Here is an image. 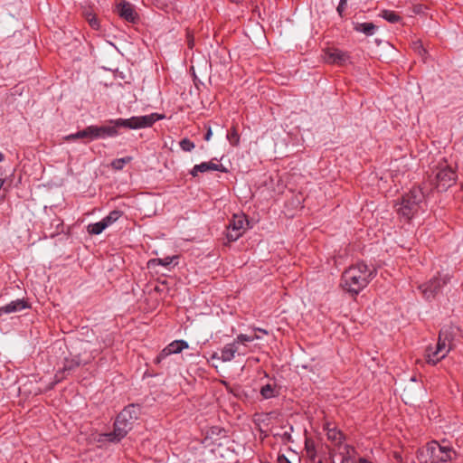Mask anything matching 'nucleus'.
Masks as SVG:
<instances>
[{"instance_id": "a878e982", "label": "nucleus", "mask_w": 463, "mask_h": 463, "mask_svg": "<svg viewBox=\"0 0 463 463\" xmlns=\"http://www.w3.org/2000/svg\"><path fill=\"white\" fill-rule=\"evenodd\" d=\"M254 340H255V337H251V335L240 334L237 335V337L233 341L240 347V345H245L246 343L252 342Z\"/></svg>"}, {"instance_id": "c85d7f7f", "label": "nucleus", "mask_w": 463, "mask_h": 463, "mask_svg": "<svg viewBox=\"0 0 463 463\" xmlns=\"http://www.w3.org/2000/svg\"><path fill=\"white\" fill-rule=\"evenodd\" d=\"M88 21H89L90 25L93 29H98L99 28V23H98V20H97V18L95 16L88 17Z\"/></svg>"}, {"instance_id": "7ed1b4c3", "label": "nucleus", "mask_w": 463, "mask_h": 463, "mask_svg": "<svg viewBox=\"0 0 463 463\" xmlns=\"http://www.w3.org/2000/svg\"><path fill=\"white\" fill-rule=\"evenodd\" d=\"M424 200L425 193L421 186H413L396 205L397 213L405 220H411L421 209Z\"/></svg>"}, {"instance_id": "5701e85b", "label": "nucleus", "mask_w": 463, "mask_h": 463, "mask_svg": "<svg viewBox=\"0 0 463 463\" xmlns=\"http://www.w3.org/2000/svg\"><path fill=\"white\" fill-rule=\"evenodd\" d=\"M131 161H132L131 156L118 158V159H115L112 161L111 166L115 170H121L127 164L130 163Z\"/></svg>"}, {"instance_id": "72a5a7b5", "label": "nucleus", "mask_w": 463, "mask_h": 463, "mask_svg": "<svg viewBox=\"0 0 463 463\" xmlns=\"http://www.w3.org/2000/svg\"><path fill=\"white\" fill-rule=\"evenodd\" d=\"M4 184V174L2 172V170L0 169V189L2 188Z\"/></svg>"}, {"instance_id": "c756f323", "label": "nucleus", "mask_w": 463, "mask_h": 463, "mask_svg": "<svg viewBox=\"0 0 463 463\" xmlns=\"http://www.w3.org/2000/svg\"><path fill=\"white\" fill-rule=\"evenodd\" d=\"M205 128L207 129V132L204 136V140L209 141L213 135L212 128L209 125H205Z\"/></svg>"}, {"instance_id": "bb28decb", "label": "nucleus", "mask_w": 463, "mask_h": 463, "mask_svg": "<svg viewBox=\"0 0 463 463\" xmlns=\"http://www.w3.org/2000/svg\"><path fill=\"white\" fill-rule=\"evenodd\" d=\"M179 145L182 150L185 152H191L195 147L194 143L188 138L182 139Z\"/></svg>"}, {"instance_id": "473e14b6", "label": "nucleus", "mask_w": 463, "mask_h": 463, "mask_svg": "<svg viewBox=\"0 0 463 463\" xmlns=\"http://www.w3.org/2000/svg\"><path fill=\"white\" fill-rule=\"evenodd\" d=\"M413 12H414L415 14H420V13H421V12H422V5H414V7H413Z\"/></svg>"}, {"instance_id": "a19ab883", "label": "nucleus", "mask_w": 463, "mask_h": 463, "mask_svg": "<svg viewBox=\"0 0 463 463\" xmlns=\"http://www.w3.org/2000/svg\"><path fill=\"white\" fill-rule=\"evenodd\" d=\"M251 337H255V340L260 338V336L257 335H251Z\"/></svg>"}, {"instance_id": "ddd939ff", "label": "nucleus", "mask_w": 463, "mask_h": 463, "mask_svg": "<svg viewBox=\"0 0 463 463\" xmlns=\"http://www.w3.org/2000/svg\"><path fill=\"white\" fill-rule=\"evenodd\" d=\"M118 13L128 22L134 23L137 19V14L133 5L128 2H122L118 5Z\"/></svg>"}, {"instance_id": "ea45409f", "label": "nucleus", "mask_w": 463, "mask_h": 463, "mask_svg": "<svg viewBox=\"0 0 463 463\" xmlns=\"http://www.w3.org/2000/svg\"><path fill=\"white\" fill-rule=\"evenodd\" d=\"M188 44H189V47H190V48H193V41H189V43H188Z\"/></svg>"}, {"instance_id": "c9c22d12", "label": "nucleus", "mask_w": 463, "mask_h": 463, "mask_svg": "<svg viewBox=\"0 0 463 463\" xmlns=\"http://www.w3.org/2000/svg\"><path fill=\"white\" fill-rule=\"evenodd\" d=\"M255 330H257V331H259V332H260V333H263V334H265V335H267V334H268V331H267V330H265V329L256 328Z\"/></svg>"}, {"instance_id": "f3484780", "label": "nucleus", "mask_w": 463, "mask_h": 463, "mask_svg": "<svg viewBox=\"0 0 463 463\" xmlns=\"http://www.w3.org/2000/svg\"><path fill=\"white\" fill-rule=\"evenodd\" d=\"M439 355H440V353H438L437 348L434 349L433 347L429 346L426 349L425 357H426L427 363L430 364L435 365L436 364H438L440 360H442L444 358V357H439Z\"/></svg>"}, {"instance_id": "1a4fd4ad", "label": "nucleus", "mask_w": 463, "mask_h": 463, "mask_svg": "<svg viewBox=\"0 0 463 463\" xmlns=\"http://www.w3.org/2000/svg\"><path fill=\"white\" fill-rule=\"evenodd\" d=\"M188 348L187 342L184 340H175L166 345L156 357L155 363L160 364L165 358L173 354H179L184 349Z\"/></svg>"}, {"instance_id": "aec40b11", "label": "nucleus", "mask_w": 463, "mask_h": 463, "mask_svg": "<svg viewBox=\"0 0 463 463\" xmlns=\"http://www.w3.org/2000/svg\"><path fill=\"white\" fill-rule=\"evenodd\" d=\"M176 259L175 256H173V257H170V256H167L165 258H162V259H152L150 260H148L147 262V267L148 268H151V267H155L156 265H162V266H168L170 265L173 260Z\"/></svg>"}, {"instance_id": "cd10ccee", "label": "nucleus", "mask_w": 463, "mask_h": 463, "mask_svg": "<svg viewBox=\"0 0 463 463\" xmlns=\"http://www.w3.org/2000/svg\"><path fill=\"white\" fill-rule=\"evenodd\" d=\"M347 0H340L339 5L337 6V12L342 16L343 13L345 9Z\"/></svg>"}, {"instance_id": "b1692460", "label": "nucleus", "mask_w": 463, "mask_h": 463, "mask_svg": "<svg viewBox=\"0 0 463 463\" xmlns=\"http://www.w3.org/2000/svg\"><path fill=\"white\" fill-rule=\"evenodd\" d=\"M438 350V353H440L439 357H446L448 354L449 353V347L448 346L446 341L444 339H441V337H439L438 343L436 347Z\"/></svg>"}, {"instance_id": "4468645a", "label": "nucleus", "mask_w": 463, "mask_h": 463, "mask_svg": "<svg viewBox=\"0 0 463 463\" xmlns=\"http://www.w3.org/2000/svg\"><path fill=\"white\" fill-rule=\"evenodd\" d=\"M280 388L274 380L261 386L260 393L265 400L271 399L279 395Z\"/></svg>"}, {"instance_id": "20e7f679", "label": "nucleus", "mask_w": 463, "mask_h": 463, "mask_svg": "<svg viewBox=\"0 0 463 463\" xmlns=\"http://www.w3.org/2000/svg\"><path fill=\"white\" fill-rule=\"evenodd\" d=\"M140 413L138 406L134 404L128 405L118 415L114 423V431L107 434L109 440H120L131 430L134 420H136Z\"/></svg>"}, {"instance_id": "6ab92c4d", "label": "nucleus", "mask_w": 463, "mask_h": 463, "mask_svg": "<svg viewBox=\"0 0 463 463\" xmlns=\"http://www.w3.org/2000/svg\"><path fill=\"white\" fill-rule=\"evenodd\" d=\"M380 16L391 24H396L402 20L401 16L396 12L392 10H383L380 14Z\"/></svg>"}, {"instance_id": "f704fd0d", "label": "nucleus", "mask_w": 463, "mask_h": 463, "mask_svg": "<svg viewBox=\"0 0 463 463\" xmlns=\"http://www.w3.org/2000/svg\"><path fill=\"white\" fill-rule=\"evenodd\" d=\"M3 314H6V313H5V307H0V317H1Z\"/></svg>"}, {"instance_id": "9d476101", "label": "nucleus", "mask_w": 463, "mask_h": 463, "mask_svg": "<svg viewBox=\"0 0 463 463\" xmlns=\"http://www.w3.org/2000/svg\"><path fill=\"white\" fill-rule=\"evenodd\" d=\"M324 59L328 63L344 65L349 60V55L337 48H328L325 51Z\"/></svg>"}, {"instance_id": "7c9ffc66", "label": "nucleus", "mask_w": 463, "mask_h": 463, "mask_svg": "<svg viewBox=\"0 0 463 463\" xmlns=\"http://www.w3.org/2000/svg\"><path fill=\"white\" fill-rule=\"evenodd\" d=\"M65 140H72V139H76V138H81L80 137L78 136V132L74 133V134H71L69 136H66L65 137Z\"/></svg>"}, {"instance_id": "423d86ee", "label": "nucleus", "mask_w": 463, "mask_h": 463, "mask_svg": "<svg viewBox=\"0 0 463 463\" xmlns=\"http://www.w3.org/2000/svg\"><path fill=\"white\" fill-rule=\"evenodd\" d=\"M451 276L449 273H438L430 280L420 284L418 288L423 298L432 300L442 290L443 287L450 282Z\"/></svg>"}, {"instance_id": "9b49d317", "label": "nucleus", "mask_w": 463, "mask_h": 463, "mask_svg": "<svg viewBox=\"0 0 463 463\" xmlns=\"http://www.w3.org/2000/svg\"><path fill=\"white\" fill-rule=\"evenodd\" d=\"M208 171L226 172L227 170L222 164L209 161L195 165L191 170L190 174L193 176H197L199 173H205Z\"/></svg>"}, {"instance_id": "dca6fc26", "label": "nucleus", "mask_w": 463, "mask_h": 463, "mask_svg": "<svg viewBox=\"0 0 463 463\" xmlns=\"http://www.w3.org/2000/svg\"><path fill=\"white\" fill-rule=\"evenodd\" d=\"M354 29L356 32H360L367 36H371L374 33L376 26L373 23H357L354 24Z\"/></svg>"}, {"instance_id": "f257e3e1", "label": "nucleus", "mask_w": 463, "mask_h": 463, "mask_svg": "<svg viewBox=\"0 0 463 463\" xmlns=\"http://www.w3.org/2000/svg\"><path fill=\"white\" fill-rule=\"evenodd\" d=\"M374 270L364 262H357L346 269L341 277V288L352 297H356L374 278Z\"/></svg>"}, {"instance_id": "a211bd4d", "label": "nucleus", "mask_w": 463, "mask_h": 463, "mask_svg": "<svg viewBox=\"0 0 463 463\" xmlns=\"http://www.w3.org/2000/svg\"><path fill=\"white\" fill-rule=\"evenodd\" d=\"M96 134H97L96 133V126H94V125L89 126V127L85 128L84 129L78 131L79 137H80L82 138H86L89 141L98 139V137H96Z\"/></svg>"}, {"instance_id": "4c0bfd02", "label": "nucleus", "mask_w": 463, "mask_h": 463, "mask_svg": "<svg viewBox=\"0 0 463 463\" xmlns=\"http://www.w3.org/2000/svg\"><path fill=\"white\" fill-rule=\"evenodd\" d=\"M359 463H372L364 458H360Z\"/></svg>"}, {"instance_id": "2f4dec72", "label": "nucleus", "mask_w": 463, "mask_h": 463, "mask_svg": "<svg viewBox=\"0 0 463 463\" xmlns=\"http://www.w3.org/2000/svg\"><path fill=\"white\" fill-rule=\"evenodd\" d=\"M278 463H291L284 455L279 456Z\"/></svg>"}, {"instance_id": "f8f14e48", "label": "nucleus", "mask_w": 463, "mask_h": 463, "mask_svg": "<svg viewBox=\"0 0 463 463\" xmlns=\"http://www.w3.org/2000/svg\"><path fill=\"white\" fill-rule=\"evenodd\" d=\"M236 354H241L240 347L233 341L232 343L227 344L223 346L221 350L220 356L215 353L213 354V358L221 359L222 362H230L235 357Z\"/></svg>"}, {"instance_id": "f03ea898", "label": "nucleus", "mask_w": 463, "mask_h": 463, "mask_svg": "<svg viewBox=\"0 0 463 463\" xmlns=\"http://www.w3.org/2000/svg\"><path fill=\"white\" fill-rule=\"evenodd\" d=\"M160 118L161 116L156 113H152L150 115L132 117L130 118L111 119L107 125L96 126V137L98 139L117 137L119 128L130 129L148 128Z\"/></svg>"}, {"instance_id": "393cba45", "label": "nucleus", "mask_w": 463, "mask_h": 463, "mask_svg": "<svg viewBox=\"0 0 463 463\" xmlns=\"http://www.w3.org/2000/svg\"><path fill=\"white\" fill-rule=\"evenodd\" d=\"M227 139L229 140L230 144L233 146H236L240 143V135L237 132V129L235 127H232L231 130L227 134Z\"/></svg>"}, {"instance_id": "e433bc0d", "label": "nucleus", "mask_w": 463, "mask_h": 463, "mask_svg": "<svg viewBox=\"0 0 463 463\" xmlns=\"http://www.w3.org/2000/svg\"><path fill=\"white\" fill-rule=\"evenodd\" d=\"M329 439H336V434H330L328 433Z\"/></svg>"}, {"instance_id": "6e6552de", "label": "nucleus", "mask_w": 463, "mask_h": 463, "mask_svg": "<svg viewBox=\"0 0 463 463\" xmlns=\"http://www.w3.org/2000/svg\"><path fill=\"white\" fill-rule=\"evenodd\" d=\"M248 225V220L244 214H234L226 227V239L235 241L243 235Z\"/></svg>"}, {"instance_id": "2eb2a0df", "label": "nucleus", "mask_w": 463, "mask_h": 463, "mask_svg": "<svg viewBox=\"0 0 463 463\" xmlns=\"http://www.w3.org/2000/svg\"><path fill=\"white\" fill-rule=\"evenodd\" d=\"M29 307L28 303L24 299H16L5 305V313H14Z\"/></svg>"}, {"instance_id": "58836bf2", "label": "nucleus", "mask_w": 463, "mask_h": 463, "mask_svg": "<svg viewBox=\"0 0 463 463\" xmlns=\"http://www.w3.org/2000/svg\"><path fill=\"white\" fill-rule=\"evenodd\" d=\"M4 160V155L0 152V162Z\"/></svg>"}, {"instance_id": "0eeeda50", "label": "nucleus", "mask_w": 463, "mask_h": 463, "mask_svg": "<svg viewBox=\"0 0 463 463\" xmlns=\"http://www.w3.org/2000/svg\"><path fill=\"white\" fill-rule=\"evenodd\" d=\"M455 171L446 162L439 163L434 170V184L439 191H446L456 182Z\"/></svg>"}, {"instance_id": "39448f33", "label": "nucleus", "mask_w": 463, "mask_h": 463, "mask_svg": "<svg viewBox=\"0 0 463 463\" xmlns=\"http://www.w3.org/2000/svg\"><path fill=\"white\" fill-rule=\"evenodd\" d=\"M424 453L426 454V462L441 463L452 460L456 458V451L447 444H440L437 441H431L427 444Z\"/></svg>"}, {"instance_id": "412c9836", "label": "nucleus", "mask_w": 463, "mask_h": 463, "mask_svg": "<svg viewBox=\"0 0 463 463\" xmlns=\"http://www.w3.org/2000/svg\"><path fill=\"white\" fill-rule=\"evenodd\" d=\"M106 228V223H104L101 220L100 222L89 224L87 231L90 234L98 235L100 234Z\"/></svg>"}, {"instance_id": "4be33fe9", "label": "nucleus", "mask_w": 463, "mask_h": 463, "mask_svg": "<svg viewBox=\"0 0 463 463\" xmlns=\"http://www.w3.org/2000/svg\"><path fill=\"white\" fill-rule=\"evenodd\" d=\"M122 215V212L118 210H114L110 212L106 217L102 219V222L106 223V227L112 225L116 221H118Z\"/></svg>"}]
</instances>
